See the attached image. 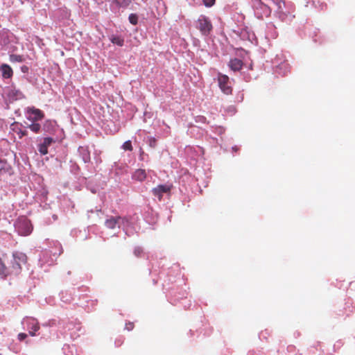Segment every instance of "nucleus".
Masks as SVG:
<instances>
[{
	"mask_svg": "<svg viewBox=\"0 0 355 355\" xmlns=\"http://www.w3.org/2000/svg\"><path fill=\"white\" fill-rule=\"evenodd\" d=\"M13 259L12 261V266L10 268H8V275L15 274L17 275L21 272V265L25 264L27 261V257L24 253L20 252H16L13 253Z\"/></svg>",
	"mask_w": 355,
	"mask_h": 355,
	"instance_id": "f257e3e1",
	"label": "nucleus"
},
{
	"mask_svg": "<svg viewBox=\"0 0 355 355\" xmlns=\"http://www.w3.org/2000/svg\"><path fill=\"white\" fill-rule=\"evenodd\" d=\"M197 28L204 35H208L213 26L209 19L205 15H200L197 20Z\"/></svg>",
	"mask_w": 355,
	"mask_h": 355,
	"instance_id": "f03ea898",
	"label": "nucleus"
},
{
	"mask_svg": "<svg viewBox=\"0 0 355 355\" xmlns=\"http://www.w3.org/2000/svg\"><path fill=\"white\" fill-rule=\"evenodd\" d=\"M218 83L220 89L225 94L228 95L232 93V89L229 85L230 79L227 76L219 73L218 76Z\"/></svg>",
	"mask_w": 355,
	"mask_h": 355,
	"instance_id": "7ed1b4c3",
	"label": "nucleus"
},
{
	"mask_svg": "<svg viewBox=\"0 0 355 355\" xmlns=\"http://www.w3.org/2000/svg\"><path fill=\"white\" fill-rule=\"evenodd\" d=\"M125 223H128V219L126 217L110 216L105 221V225L107 228L112 230L114 229L117 225L119 226V224H124Z\"/></svg>",
	"mask_w": 355,
	"mask_h": 355,
	"instance_id": "20e7f679",
	"label": "nucleus"
},
{
	"mask_svg": "<svg viewBox=\"0 0 355 355\" xmlns=\"http://www.w3.org/2000/svg\"><path fill=\"white\" fill-rule=\"evenodd\" d=\"M17 228L19 233L21 235H28L33 230V227L29 220L27 219H23L18 222Z\"/></svg>",
	"mask_w": 355,
	"mask_h": 355,
	"instance_id": "39448f33",
	"label": "nucleus"
},
{
	"mask_svg": "<svg viewBox=\"0 0 355 355\" xmlns=\"http://www.w3.org/2000/svg\"><path fill=\"white\" fill-rule=\"evenodd\" d=\"M172 185L159 184L157 187L153 189L152 192L154 196H157L159 200H162L163 194L169 193L171 190Z\"/></svg>",
	"mask_w": 355,
	"mask_h": 355,
	"instance_id": "423d86ee",
	"label": "nucleus"
},
{
	"mask_svg": "<svg viewBox=\"0 0 355 355\" xmlns=\"http://www.w3.org/2000/svg\"><path fill=\"white\" fill-rule=\"evenodd\" d=\"M28 113L30 114V115L27 117V119L31 122H37L40 120H42L44 116V113L40 110L35 109L34 107L28 108Z\"/></svg>",
	"mask_w": 355,
	"mask_h": 355,
	"instance_id": "0eeeda50",
	"label": "nucleus"
},
{
	"mask_svg": "<svg viewBox=\"0 0 355 355\" xmlns=\"http://www.w3.org/2000/svg\"><path fill=\"white\" fill-rule=\"evenodd\" d=\"M53 141H54L51 137L44 138L42 143H41L38 146L39 152L43 155H46L48 153V148Z\"/></svg>",
	"mask_w": 355,
	"mask_h": 355,
	"instance_id": "6e6552de",
	"label": "nucleus"
},
{
	"mask_svg": "<svg viewBox=\"0 0 355 355\" xmlns=\"http://www.w3.org/2000/svg\"><path fill=\"white\" fill-rule=\"evenodd\" d=\"M0 71L3 78H10L13 75L12 68L7 64H3L0 67Z\"/></svg>",
	"mask_w": 355,
	"mask_h": 355,
	"instance_id": "1a4fd4ad",
	"label": "nucleus"
},
{
	"mask_svg": "<svg viewBox=\"0 0 355 355\" xmlns=\"http://www.w3.org/2000/svg\"><path fill=\"white\" fill-rule=\"evenodd\" d=\"M28 327L29 329V334L31 336H35V332L40 329V325L38 322L33 318L28 320Z\"/></svg>",
	"mask_w": 355,
	"mask_h": 355,
	"instance_id": "9d476101",
	"label": "nucleus"
},
{
	"mask_svg": "<svg viewBox=\"0 0 355 355\" xmlns=\"http://www.w3.org/2000/svg\"><path fill=\"white\" fill-rule=\"evenodd\" d=\"M229 67L234 71H239L243 67V62L237 58L232 59L230 61Z\"/></svg>",
	"mask_w": 355,
	"mask_h": 355,
	"instance_id": "9b49d317",
	"label": "nucleus"
},
{
	"mask_svg": "<svg viewBox=\"0 0 355 355\" xmlns=\"http://www.w3.org/2000/svg\"><path fill=\"white\" fill-rule=\"evenodd\" d=\"M257 4L255 6L257 8H260L263 10V13L266 16H269L271 13V9L269 6L263 3L261 0H256Z\"/></svg>",
	"mask_w": 355,
	"mask_h": 355,
	"instance_id": "f8f14e48",
	"label": "nucleus"
},
{
	"mask_svg": "<svg viewBox=\"0 0 355 355\" xmlns=\"http://www.w3.org/2000/svg\"><path fill=\"white\" fill-rule=\"evenodd\" d=\"M133 178L139 181H144L146 178V173L144 169H138L137 170L134 175Z\"/></svg>",
	"mask_w": 355,
	"mask_h": 355,
	"instance_id": "ddd939ff",
	"label": "nucleus"
},
{
	"mask_svg": "<svg viewBox=\"0 0 355 355\" xmlns=\"http://www.w3.org/2000/svg\"><path fill=\"white\" fill-rule=\"evenodd\" d=\"M12 130L16 132L19 137L21 139L24 136L27 135V131L21 130L20 128L18 127V124L17 123H14L11 125Z\"/></svg>",
	"mask_w": 355,
	"mask_h": 355,
	"instance_id": "4468645a",
	"label": "nucleus"
},
{
	"mask_svg": "<svg viewBox=\"0 0 355 355\" xmlns=\"http://www.w3.org/2000/svg\"><path fill=\"white\" fill-rule=\"evenodd\" d=\"M110 41L114 44L119 46H122L124 44V40L121 36L118 35H112L110 37Z\"/></svg>",
	"mask_w": 355,
	"mask_h": 355,
	"instance_id": "2eb2a0df",
	"label": "nucleus"
},
{
	"mask_svg": "<svg viewBox=\"0 0 355 355\" xmlns=\"http://www.w3.org/2000/svg\"><path fill=\"white\" fill-rule=\"evenodd\" d=\"M113 2L119 8H127L132 2V0H113Z\"/></svg>",
	"mask_w": 355,
	"mask_h": 355,
	"instance_id": "dca6fc26",
	"label": "nucleus"
},
{
	"mask_svg": "<svg viewBox=\"0 0 355 355\" xmlns=\"http://www.w3.org/2000/svg\"><path fill=\"white\" fill-rule=\"evenodd\" d=\"M10 60L12 62H23L25 61V58L21 55L12 54L10 55Z\"/></svg>",
	"mask_w": 355,
	"mask_h": 355,
	"instance_id": "f3484780",
	"label": "nucleus"
},
{
	"mask_svg": "<svg viewBox=\"0 0 355 355\" xmlns=\"http://www.w3.org/2000/svg\"><path fill=\"white\" fill-rule=\"evenodd\" d=\"M27 127L34 133H39L41 130V125L36 121L32 122V123Z\"/></svg>",
	"mask_w": 355,
	"mask_h": 355,
	"instance_id": "a211bd4d",
	"label": "nucleus"
},
{
	"mask_svg": "<svg viewBox=\"0 0 355 355\" xmlns=\"http://www.w3.org/2000/svg\"><path fill=\"white\" fill-rule=\"evenodd\" d=\"M8 270L5 266L4 263L0 259V275L2 277H6L8 275Z\"/></svg>",
	"mask_w": 355,
	"mask_h": 355,
	"instance_id": "6ab92c4d",
	"label": "nucleus"
},
{
	"mask_svg": "<svg viewBox=\"0 0 355 355\" xmlns=\"http://www.w3.org/2000/svg\"><path fill=\"white\" fill-rule=\"evenodd\" d=\"M129 21L132 25L137 24L138 22V17L136 14H130L128 17Z\"/></svg>",
	"mask_w": 355,
	"mask_h": 355,
	"instance_id": "aec40b11",
	"label": "nucleus"
},
{
	"mask_svg": "<svg viewBox=\"0 0 355 355\" xmlns=\"http://www.w3.org/2000/svg\"><path fill=\"white\" fill-rule=\"evenodd\" d=\"M83 158L85 162H88L90 160L89 152L86 149H83Z\"/></svg>",
	"mask_w": 355,
	"mask_h": 355,
	"instance_id": "412c9836",
	"label": "nucleus"
},
{
	"mask_svg": "<svg viewBox=\"0 0 355 355\" xmlns=\"http://www.w3.org/2000/svg\"><path fill=\"white\" fill-rule=\"evenodd\" d=\"M123 148L125 150H130V151H132V143L130 141H126L123 143Z\"/></svg>",
	"mask_w": 355,
	"mask_h": 355,
	"instance_id": "4be33fe9",
	"label": "nucleus"
},
{
	"mask_svg": "<svg viewBox=\"0 0 355 355\" xmlns=\"http://www.w3.org/2000/svg\"><path fill=\"white\" fill-rule=\"evenodd\" d=\"M278 7V9L282 10V5H284V0H272Z\"/></svg>",
	"mask_w": 355,
	"mask_h": 355,
	"instance_id": "5701e85b",
	"label": "nucleus"
},
{
	"mask_svg": "<svg viewBox=\"0 0 355 355\" xmlns=\"http://www.w3.org/2000/svg\"><path fill=\"white\" fill-rule=\"evenodd\" d=\"M202 1L206 7H211L215 3L216 0H202Z\"/></svg>",
	"mask_w": 355,
	"mask_h": 355,
	"instance_id": "b1692460",
	"label": "nucleus"
},
{
	"mask_svg": "<svg viewBox=\"0 0 355 355\" xmlns=\"http://www.w3.org/2000/svg\"><path fill=\"white\" fill-rule=\"evenodd\" d=\"M135 325H134V323L133 322H127L125 324V329L128 330V331H131L133 329Z\"/></svg>",
	"mask_w": 355,
	"mask_h": 355,
	"instance_id": "393cba45",
	"label": "nucleus"
},
{
	"mask_svg": "<svg viewBox=\"0 0 355 355\" xmlns=\"http://www.w3.org/2000/svg\"><path fill=\"white\" fill-rule=\"evenodd\" d=\"M142 249L141 248H136L134 250V254L137 257H139L141 254L142 253Z\"/></svg>",
	"mask_w": 355,
	"mask_h": 355,
	"instance_id": "a878e982",
	"label": "nucleus"
},
{
	"mask_svg": "<svg viewBox=\"0 0 355 355\" xmlns=\"http://www.w3.org/2000/svg\"><path fill=\"white\" fill-rule=\"evenodd\" d=\"M27 337V334L25 333H20L18 334V339L19 340H23Z\"/></svg>",
	"mask_w": 355,
	"mask_h": 355,
	"instance_id": "bb28decb",
	"label": "nucleus"
},
{
	"mask_svg": "<svg viewBox=\"0 0 355 355\" xmlns=\"http://www.w3.org/2000/svg\"><path fill=\"white\" fill-rule=\"evenodd\" d=\"M21 71H22V72L26 73V72H27V71H28V67H26V66H22V67H21Z\"/></svg>",
	"mask_w": 355,
	"mask_h": 355,
	"instance_id": "cd10ccee",
	"label": "nucleus"
}]
</instances>
